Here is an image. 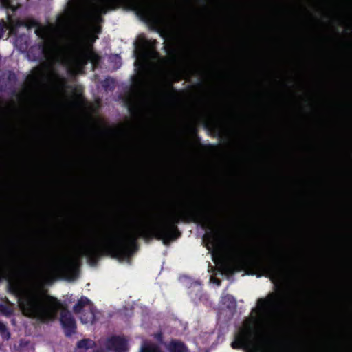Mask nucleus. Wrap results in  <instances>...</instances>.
<instances>
[{"mask_svg":"<svg viewBox=\"0 0 352 352\" xmlns=\"http://www.w3.org/2000/svg\"><path fill=\"white\" fill-rule=\"evenodd\" d=\"M195 221L208 230L203 240L216 265L214 270L221 274L233 273L236 270V263L243 259V253H234L230 250L223 234L215 224L211 214L203 210L197 211Z\"/></svg>","mask_w":352,"mask_h":352,"instance_id":"obj_3","label":"nucleus"},{"mask_svg":"<svg viewBox=\"0 0 352 352\" xmlns=\"http://www.w3.org/2000/svg\"><path fill=\"white\" fill-rule=\"evenodd\" d=\"M210 281L211 283H215L217 284V285H220V282L219 280H217L216 278H214V276H210Z\"/></svg>","mask_w":352,"mask_h":352,"instance_id":"obj_31","label":"nucleus"},{"mask_svg":"<svg viewBox=\"0 0 352 352\" xmlns=\"http://www.w3.org/2000/svg\"><path fill=\"white\" fill-rule=\"evenodd\" d=\"M28 79L31 81V83L35 85L37 84L39 80V76L38 75H31Z\"/></svg>","mask_w":352,"mask_h":352,"instance_id":"obj_27","label":"nucleus"},{"mask_svg":"<svg viewBox=\"0 0 352 352\" xmlns=\"http://www.w3.org/2000/svg\"><path fill=\"white\" fill-rule=\"evenodd\" d=\"M0 333L3 338H9V332L7 331L6 326L0 322Z\"/></svg>","mask_w":352,"mask_h":352,"instance_id":"obj_25","label":"nucleus"},{"mask_svg":"<svg viewBox=\"0 0 352 352\" xmlns=\"http://www.w3.org/2000/svg\"><path fill=\"white\" fill-rule=\"evenodd\" d=\"M131 234L132 235V236H135L138 234L136 232H133Z\"/></svg>","mask_w":352,"mask_h":352,"instance_id":"obj_35","label":"nucleus"},{"mask_svg":"<svg viewBox=\"0 0 352 352\" xmlns=\"http://www.w3.org/2000/svg\"><path fill=\"white\" fill-rule=\"evenodd\" d=\"M94 344L91 340H82L78 343L75 352H94Z\"/></svg>","mask_w":352,"mask_h":352,"instance_id":"obj_14","label":"nucleus"},{"mask_svg":"<svg viewBox=\"0 0 352 352\" xmlns=\"http://www.w3.org/2000/svg\"><path fill=\"white\" fill-rule=\"evenodd\" d=\"M38 50L40 51V54L41 56H45V57H47L50 53V47L44 43H40L38 45Z\"/></svg>","mask_w":352,"mask_h":352,"instance_id":"obj_20","label":"nucleus"},{"mask_svg":"<svg viewBox=\"0 0 352 352\" xmlns=\"http://www.w3.org/2000/svg\"><path fill=\"white\" fill-rule=\"evenodd\" d=\"M1 4L5 8H9L11 4V0H0Z\"/></svg>","mask_w":352,"mask_h":352,"instance_id":"obj_29","label":"nucleus"},{"mask_svg":"<svg viewBox=\"0 0 352 352\" xmlns=\"http://www.w3.org/2000/svg\"><path fill=\"white\" fill-rule=\"evenodd\" d=\"M0 312L5 315H10L13 312V305L9 302L0 304Z\"/></svg>","mask_w":352,"mask_h":352,"instance_id":"obj_18","label":"nucleus"},{"mask_svg":"<svg viewBox=\"0 0 352 352\" xmlns=\"http://www.w3.org/2000/svg\"><path fill=\"white\" fill-rule=\"evenodd\" d=\"M6 25V23L4 21H0V38L3 36L4 34V28Z\"/></svg>","mask_w":352,"mask_h":352,"instance_id":"obj_30","label":"nucleus"},{"mask_svg":"<svg viewBox=\"0 0 352 352\" xmlns=\"http://www.w3.org/2000/svg\"><path fill=\"white\" fill-rule=\"evenodd\" d=\"M240 132H242V131H240ZM243 133H245L249 134L250 135H254L256 138H261L263 135V131L261 129H251L250 131H243Z\"/></svg>","mask_w":352,"mask_h":352,"instance_id":"obj_23","label":"nucleus"},{"mask_svg":"<svg viewBox=\"0 0 352 352\" xmlns=\"http://www.w3.org/2000/svg\"><path fill=\"white\" fill-rule=\"evenodd\" d=\"M44 131L40 127H34L30 132V135L34 138H37L43 135Z\"/></svg>","mask_w":352,"mask_h":352,"instance_id":"obj_22","label":"nucleus"},{"mask_svg":"<svg viewBox=\"0 0 352 352\" xmlns=\"http://www.w3.org/2000/svg\"><path fill=\"white\" fill-rule=\"evenodd\" d=\"M74 133L75 135L80 138H85L91 133H96L98 135H106L107 137H122V135H126L129 131L123 127L108 128L97 131L89 127L81 126L76 129Z\"/></svg>","mask_w":352,"mask_h":352,"instance_id":"obj_6","label":"nucleus"},{"mask_svg":"<svg viewBox=\"0 0 352 352\" xmlns=\"http://www.w3.org/2000/svg\"><path fill=\"white\" fill-rule=\"evenodd\" d=\"M140 352H161L156 345L144 342L141 346Z\"/></svg>","mask_w":352,"mask_h":352,"instance_id":"obj_17","label":"nucleus"},{"mask_svg":"<svg viewBox=\"0 0 352 352\" xmlns=\"http://www.w3.org/2000/svg\"><path fill=\"white\" fill-rule=\"evenodd\" d=\"M149 0H98L97 11L106 14L109 10H115L120 6H125L135 12L140 18L147 21L155 18V9Z\"/></svg>","mask_w":352,"mask_h":352,"instance_id":"obj_4","label":"nucleus"},{"mask_svg":"<svg viewBox=\"0 0 352 352\" xmlns=\"http://www.w3.org/2000/svg\"><path fill=\"white\" fill-rule=\"evenodd\" d=\"M24 26L30 28V25L21 19H13L8 15V28L10 34H16L19 32V28Z\"/></svg>","mask_w":352,"mask_h":352,"instance_id":"obj_13","label":"nucleus"},{"mask_svg":"<svg viewBox=\"0 0 352 352\" xmlns=\"http://www.w3.org/2000/svg\"><path fill=\"white\" fill-rule=\"evenodd\" d=\"M3 131L8 133L10 135H13L14 132V129L12 128H11L10 126H9L8 125H4L3 126Z\"/></svg>","mask_w":352,"mask_h":352,"instance_id":"obj_28","label":"nucleus"},{"mask_svg":"<svg viewBox=\"0 0 352 352\" xmlns=\"http://www.w3.org/2000/svg\"><path fill=\"white\" fill-rule=\"evenodd\" d=\"M8 78L12 80V78H16V75L14 73H10L8 76Z\"/></svg>","mask_w":352,"mask_h":352,"instance_id":"obj_33","label":"nucleus"},{"mask_svg":"<svg viewBox=\"0 0 352 352\" xmlns=\"http://www.w3.org/2000/svg\"><path fill=\"white\" fill-rule=\"evenodd\" d=\"M82 308V314L80 316L82 322L84 324H92L95 320V314L91 308L89 300L86 298H82L76 305L74 306V311L80 312Z\"/></svg>","mask_w":352,"mask_h":352,"instance_id":"obj_8","label":"nucleus"},{"mask_svg":"<svg viewBox=\"0 0 352 352\" xmlns=\"http://www.w3.org/2000/svg\"><path fill=\"white\" fill-rule=\"evenodd\" d=\"M115 255L120 260L128 259L131 255V249L122 243L113 244Z\"/></svg>","mask_w":352,"mask_h":352,"instance_id":"obj_12","label":"nucleus"},{"mask_svg":"<svg viewBox=\"0 0 352 352\" xmlns=\"http://www.w3.org/2000/svg\"><path fill=\"white\" fill-rule=\"evenodd\" d=\"M128 110L131 115L135 116H139L140 113V107L131 102H130L128 106Z\"/></svg>","mask_w":352,"mask_h":352,"instance_id":"obj_21","label":"nucleus"},{"mask_svg":"<svg viewBox=\"0 0 352 352\" xmlns=\"http://www.w3.org/2000/svg\"><path fill=\"white\" fill-rule=\"evenodd\" d=\"M0 154H109V153H63V152H54V153H13V152H3Z\"/></svg>","mask_w":352,"mask_h":352,"instance_id":"obj_16","label":"nucleus"},{"mask_svg":"<svg viewBox=\"0 0 352 352\" xmlns=\"http://www.w3.org/2000/svg\"><path fill=\"white\" fill-rule=\"evenodd\" d=\"M97 57L91 50L82 48L81 45H72V56L66 60L68 64H72L75 70L81 71L89 61H94Z\"/></svg>","mask_w":352,"mask_h":352,"instance_id":"obj_5","label":"nucleus"},{"mask_svg":"<svg viewBox=\"0 0 352 352\" xmlns=\"http://www.w3.org/2000/svg\"><path fill=\"white\" fill-rule=\"evenodd\" d=\"M223 300V303L226 305L229 309H234L236 306V301L234 300V298L233 296H229V294L223 297V300Z\"/></svg>","mask_w":352,"mask_h":352,"instance_id":"obj_19","label":"nucleus"},{"mask_svg":"<svg viewBox=\"0 0 352 352\" xmlns=\"http://www.w3.org/2000/svg\"><path fill=\"white\" fill-rule=\"evenodd\" d=\"M127 234H128L125 232L122 233V235H123L124 237L126 236Z\"/></svg>","mask_w":352,"mask_h":352,"instance_id":"obj_34","label":"nucleus"},{"mask_svg":"<svg viewBox=\"0 0 352 352\" xmlns=\"http://www.w3.org/2000/svg\"><path fill=\"white\" fill-rule=\"evenodd\" d=\"M280 297L272 294L258 300L248 318L235 336L233 349L247 352H275L278 341L288 334L289 327L278 315Z\"/></svg>","mask_w":352,"mask_h":352,"instance_id":"obj_2","label":"nucleus"},{"mask_svg":"<svg viewBox=\"0 0 352 352\" xmlns=\"http://www.w3.org/2000/svg\"><path fill=\"white\" fill-rule=\"evenodd\" d=\"M109 81L110 80L107 78L104 81V85L103 86L105 87V88H108L109 86Z\"/></svg>","mask_w":352,"mask_h":352,"instance_id":"obj_32","label":"nucleus"},{"mask_svg":"<svg viewBox=\"0 0 352 352\" xmlns=\"http://www.w3.org/2000/svg\"><path fill=\"white\" fill-rule=\"evenodd\" d=\"M107 349L113 352H124L127 350V343L124 338H113L107 341Z\"/></svg>","mask_w":352,"mask_h":352,"instance_id":"obj_9","label":"nucleus"},{"mask_svg":"<svg viewBox=\"0 0 352 352\" xmlns=\"http://www.w3.org/2000/svg\"><path fill=\"white\" fill-rule=\"evenodd\" d=\"M144 47H155L157 44L156 40H153L152 41H149L147 39H145L144 41Z\"/></svg>","mask_w":352,"mask_h":352,"instance_id":"obj_26","label":"nucleus"},{"mask_svg":"<svg viewBox=\"0 0 352 352\" xmlns=\"http://www.w3.org/2000/svg\"><path fill=\"white\" fill-rule=\"evenodd\" d=\"M35 34L38 36H39L42 38H45L46 36V30H45V27L39 26L38 28H37L35 30Z\"/></svg>","mask_w":352,"mask_h":352,"instance_id":"obj_24","label":"nucleus"},{"mask_svg":"<svg viewBox=\"0 0 352 352\" xmlns=\"http://www.w3.org/2000/svg\"><path fill=\"white\" fill-rule=\"evenodd\" d=\"M94 244L85 241L75 252L53 258L41 273L34 270L23 253L0 251V279L8 280L10 289L18 297L19 308L26 316L42 322L53 320L58 311H61L60 322L67 335L75 331L76 323L70 312L63 309L60 301L46 293L43 283L47 278L62 276L73 279L77 274L78 260L80 256H90Z\"/></svg>","mask_w":352,"mask_h":352,"instance_id":"obj_1","label":"nucleus"},{"mask_svg":"<svg viewBox=\"0 0 352 352\" xmlns=\"http://www.w3.org/2000/svg\"><path fill=\"white\" fill-rule=\"evenodd\" d=\"M306 333L307 330L304 329L297 331L296 338L293 345L294 352H320L308 342Z\"/></svg>","mask_w":352,"mask_h":352,"instance_id":"obj_7","label":"nucleus"},{"mask_svg":"<svg viewBox=\"0 0 352 352\" xmlns=\"http://www.w3.org/2000/svg\"><path fill=\"white\" fill-rule=\"evenodd\" d=\"M177 220L176 217H172L166 219L157 226V230L160 232V235L164 239V243L166 244L169 240L172 239V233L168 228V223Z\"/></svg>","mask_w":352,"mask_h":352,"instance_id":"obj_10","label":"nucleus"},{"mask_svg":"<svg viewBox=\"0 0 352 352\" xmlns=\"http://www.w3.org/2000/svg\"><path fill=\"white\" fill-rule=\"evenodd\" d=\"M167 350L169 352H186V348L184 343L173 340L167 345Z\"/></svg>","mask_w":352,"mask_h":352,"instance_id":"obj_15","label":"nucleus"},{"mask_svg":"<svg viewBox=\"0 0 352 352\" xmlns=\"http://www.w3.org/2000/svg\"><path fill=\"white\" fill-rule=\"evenodd\" d=\"M204 127L213 133L214 137H221L222 125L217 120L206 119L203 123Z\"/></svg>","mask_w":352,"mask_h":352,"instance_id":"obj_11","label":"nucleus"}]
</instances>
